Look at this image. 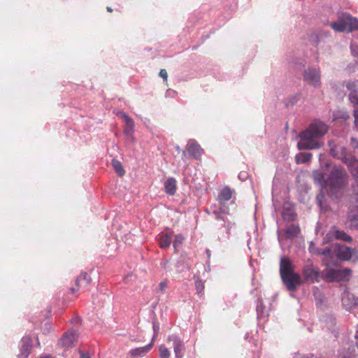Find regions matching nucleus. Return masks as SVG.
Listing matches in <instances>:
<instances>
[{"mask_svg": "<svg viewBox=\"0 0 358 358\" xmlns=\"http://www.w3.org/2000/svg\"><path fill=\"white\" fill-rule=\"evenodd\" d=\"M112 166L119 176H123L125 173L122 164L119 160L113 159Z\"/></svg>", "mask_w": 358, "mask_h": 358, "instance_id": "cd10ccee", "label": "nucleus"}, {"mask_svg": "<svg viewBox=\"0 0 358 358\" xmlns=\"http://www.w3.org/2000/svg\"><path fill=\"white\" fill-rule=\"evenodd\" d=\"M327 237L329 240L335 238L348 243L352 241V238L350 236V235L346 234V232L343 230L338 229V228L335 226L331 227L330 230L327 234Z\"/></svg>", "mask_w": 358, "mask_h": 358, "instance_id": "ddd939ff", "label": "nucleus"}, {"mask_svg": "<svg viewBox=\"0 0 358 358\" xmlns=\"http://www.w3.org/2000/svg\"><path fill=\"white\" fill-rule=\"evenodd\" d=\"M159 357L161 358H169L171 355V352L168 348L165 347L164 345H161L159 348Z\"/></svg>", "mask_w": 358, "mask_h": 358, "instance_id": "c756f323", "label": "nucleus"}, {"mask_svg": "<svg viewBox=\"0 0 358 358\" xmlns=\"http://www.w3.org/2000/svg\"><path fill=\"white\" fill-rule=\"evenodd\" d=\"M356 191H357L356 201H357V202H358V185H357ZM357 207H358V204H357Z\"/></svg>", "mask_w": 358, "mask_h": 358, "instance_id": "a18cd8bd", "label": "nucleus"}, {"mask_svg": "<svg viewBox=\"0 0 358 358\" xmlns=\"http://www.w3.org/2000/svg\"><path fill=\"white\" fill-rule=\"evenodd\" d=\"M346 87L349 91L348 97L350 102L355 106H358V80L348 81ZM355 117V124L358 127V108L353 111Z\"/></svg>", "mask_w": 358, "mask_h": 358, "instance_id": "20e7f679", "label": "nucleus"}, {"mask_svg": "<svg viewBox=\"0 0 358 358\" xmlns=\"http://www.w3.org/2000/svg\"><path fill=\"white\" fill-rule=\"evenodd\" d=\"M77 341L78 332L74 330H71L64 334L61 339L59 341V344L63 348H69L73 347Z\"/></svg>", "mask_w": 358, "mask_h": 358, "instance_id": "f8f14e48", "label": "nucleus"}, {"mask_svg": "<svg viewBox=\"0 0 358 358\" xmlns=\"http://www.w3.org/2000/svg\"><path fill=\"white\" fill-rule=\"evenodd\" d=\"M328 145L331 156L343 161L347 165V161L349 160L350 157H348V151L345 145L336 143L334 141H329Z\"/></svg>", "mask_w": 358, "mask_h": 358, "instance_id": "39448f33", "label": "nucleus"}, {"mask_svg": "<svg viewBox=\"0 0 358 358\" xmlns=\"http://www.w3.org/2000/svg\"><path fill=\"white\" fill-rule=\"evenodd\" d=\"M299 226L296 225V224H292L287 228V229H285V234L288 238H295L299 235Z\"/></svg>", "mask_w": 358, "mask_h": 358, "instance_id": "a878e982", "label": "nucleus"}, {"mask_svg": "<svg viewBox=\"0 0 358 358\" xmlns=\"http://www.w3.org/2000/svg\"><path fill=\"white\" fill-rule=\"evenodd\" d=\"M120 117H122L123 121L125 122L126 125L131 126L133 120L125 113H121L120 114Z\"/></svg>", "mask_w": 358, "mask_h": 358, "instance_id": "473e14b6", "label": "nucleus"}, {"mask_svg": "<svg viewBox=\"0 0 358 358\" xmlns=\"http://www.w3.org/2000/svg\"><path fill=\"white\" fill-rule=\"evenodd\" d=\"M183 155H185V152L182 151Z\"/></svg>", "mask_w": 358, "mask_h": 358, "instance_id": "8fccbe9b", "label": "nucleus"}, {"mask_svg": "<svg viewBox=\"0 0 358 358\" xmlns=\"http://www.w3.org/2000/svg\"><path fill=\"white\" fill-rule=\"evenodd\" d=\"M169 342H172L174 354L176 358H182L184 355V343L180 337L171 335L167 338Z\"/></svg>", "mask_w": 358, "mask_h": 358, "instance_id": "4468645a", "label": "nucleus"}, {"mask_svg": "<svg viewBox=\"0 0 358 358\" xmlns=\"http://www.w3.org/2000/svg\"><path fill=\"white\" fill-rule=\"evenodd\" d=\"M348 180V176L345 169L340 165H334L327 180L329 194H336L346 186Z\"/></svg>", "mask_w": 358, "mask_h": 358, "instance_id": "f257e3e1", "label": "nucleus"}, {"mask_svg": "<svg viewBox=\"0 0 358 358\" xmlns=\"http://www.w3.org/2000/svg\"><path fill=\"white\" fill-rule=\"evenodd\" d=\"M38 358H55V357L50 355H45L40 356Z\"/></svg>", "mask_w": 358, "mask_h": 358, "instance_id": "c03bdc74", "label": "nucleus"}, {"mask_svg": "<svg viewBox=\"0 0 358 358\" xmlns=\"http://www.w3.org/2000/svg\"><path fill=\"white\" fill-rule=\"evenodd\" d=\"M347 166L352 176L358 180V159L354 157H350L349 160L347 161Z\"/></svg>", "mask_w": 358, "mask_h": 358, "instance_id": "412c9836", "label": "nucleus"}, {"mask_svg": "<svg viewBox=\"0 0 358 358\" xmlns=\"http://www.w3.org/2000/svg\"><path fill=\"white\" fill-rule=\"evenodd\" d=\"M184 242V236L182 234H176L173 240V247L177 248Z\"/></svg>", "mask_w": 358, "mask_h": 358, "instance_id": "72a5a7b5", "label": "nucleus"}, {"mask_svg": "<svg viewBox=\"0 0 358 358\" xmlns=\"http://www.w3.org/2000/svg\"><path fill=\"white\" fill-rule=\"evenodd\" d=\"M309 129L314 135L316 140L322 141L323 136L327 134L329 128L327 124L322 121H315L308 126Z\"/></svg>", "mask_w": 358, "mask_h": 358, "instance_id": "9b49d317", "label": "nucleus"}, {"mask_svg": "<svg viewBox=\"0 0 358 358\" xmlns=\"http://www.w3.org/2000/svg\"><path fill=\"white\" fill-rule=\"evenodd\" d=\"M164 189L167 194L174 195L177 189L176 180L173 178H168L164 182Z\"/></svg>", "mask_w": 358, "mask_h": 358, "instance_id": "4be33fe9", "label": "nucleus"}, {"mask_svg": "<svg viewBox=\"0 0 358 358\" xmlns=\"http://www.w3.org/2000/svg\"><path fill=\"white\" fill-rule=\"evenodd\" d=\"M214 214L215 215V218L217 220H220V219L224 220V218L222 217V215H220L219 212L214 211Z\"/></svg>", "mask_w": 358, "mask_h": 358, "instance_id": "37998d69", "label": "nucleus"}, {"mask_svg": "<svg viewBox=\"0 0 358 358\" xmlns=\"http://www.w3.org/2000/svg\"><path fill=\"white\" fill-rule=\"evenodd\" d=\"M154 345L153 341L144 347L136 348L129 351V355L131 357H143L146 355V353L150 351L151 348H152Z\"/></svg>", "mask_w": 358, "mask_h": 358, "instance_id": "aec40b11", "label": "nucleus"}, {"mask_svg": "<svg viewBox=\"0 0 358 358\" xmlns=\"http://www.w3.org/2000/svg\"><path fill=\"white\" fill-rule=\"evenodd\" d=\"M303 78L305 82L308 85L313 87H320L321 85V73L320 70L318 69H313L308 67V69L304 71Z\"/></svg>", "mask_w": 358, "mask_h": 358, "instance_id": "6e6552de", "label": "nucleus"}, {"mask_svg": "<svg viewBox=\"0 0 358 358\" xmlns=\"http://www.w3.org/2000/svg\"><path fill=\"white\" fill-rule=\"evenodd\" d=\"M348 117H349V115H346L344 117V118H345V119H347V118H348Z\"/></svg>", "mask_w": 358, "mask_h": 358, "instance_id": "de8ad7c7", "label": "nucleus"}, {"mask_svg": "<svg viewBox=\"0 0 358 358\" xmlns=\"http://www.w3.org/2000/svg\"><path fill=\"white\" fill-rule=\"evenodd\" d=\"M282 282L289 292H295L297 287L303 285L302 278L294 270L283 278Z\"/></svg>", "mask_w": 358, "mask_h": 358, "instance_id": "0eeeda50", "label": "nucleus"}, {"mask_svg": "<svg viewBox=\"0 0 358 358\" xmlns=\"http://www.w3.org/2000/svg\"><path fill=\"white\" fill-rule=\"evenodd\" d=\"M195 286L196 293L199 294H202L205 288L203 281L200 280V278H198L195 280Z\"/></svg>", "mask_w": 358, "mask_h": 358, "instance_id": "2f4dec72", "label": "nucleus"}, {"mask_svg": "<svg viewBox=\"0 0 358 358\" xmlns=\"http://www.w3.org/2000/svg\"><path fill=\"white\" fill-rule=\"evenodd\" d=\"M134 122H132V124H131V127H129V125H126L125 129L124 130V132L126 136H131V134H132V132L134 130Z\"/></svg>", "mask_w": 358, "mask_h": 358, "instance_id": "e433bc0d", "label": "nucleus"}, {"mask_svg": "<svg viewBox=\"0 0 358 358\" xmlns=\"http://www.w3.org/2000/svg\"><path fill=\"white\" fill-rule=\"evenodd\" d=\"M159 75L162 78L164 82H168V73L166 69H161Z\"/></svg>", "mask_w": 358, "mask_h": 358, "instance_id": "4c0bfd02", "label": "nucleus"}, {"mask_svg": "<svg viewBox=\"0 0 358 358\" xmlns=\"http://www.w3.org/2000/svg\"><path fill=\"white\" fill-rule=\"evenodd\" d=\"M300 141L298 143V148L300 150H314L321 148L323 143L320 140H316L314 134L309 127L299 134Z\"/></svg>", "mask_w": 358, "mask_h": 358, "instance_id": "f03ea898", "label": "nucleus"}, {"mask_svg": "<svg viewBox=\"0 0 358 358\" xmlns=\"http://www.w3.org/2000/svg\"><path fill=\"white\" fill-rule=\"evenodd\" d=\"M358 299L354 297L353 295H351L349 292L344 293L342 297V303L347 309H352L354 306H357V308Z\"/></svg>", "mask_w": 358, "mask_h": 358, "instance_id": "6ab92c4d", "label": "nucleus"}, {"mask_svg": "<svg viewBox=\"0 0 358 358\" xmlns=\"http://www.w3.org/2000/svg\"><path fill=\"white\" fill-rule=\"evenodd\" d=\"M335 252L338 259L343 261H348L352 259L353 262L358 261V252L355 249L342 245H338L336 248Z\"/></svg>", "mask_w": 358, "mask_h": 358, "instance_id": "423d86ee", "label": "nucleus"}, {"mask_svg": "<svg viewBox=\"0 0 358 358\" xmlns=\"http://www.w3.org/2000/svg\"><path fill=\"white\" fill-rule=\"evenodd\" d=\"M233 191L229 187H225L222 189L218 194V200L220 203L226 202L231 199Z\"/></svg>", "mask_w": 358, "mask_h": 358, "instance_id": "b1692460", "label": "nucleus"}, {"mask_svg": "<svg viewBox=\"0 0 358 358\" xmlns=\"http://www.w3.org/2000/svg\"><path fill=\"white\" fill-rule=\"evenodd\" d=\"M329 250H327V251H324L322 254H327L328 253Z\"/></svg>", "mask_w": 358, "mask_h": 358, "instance_id": "09e8293b", "label": "nucleus"}, {"mask_svg": "<svg viewBox=\"0 0 358 358\" xmlns=\"http://www.w3.org/2000/svg\"><path fill=\"white\" fill-rule=\"evenodd\" d=\"M350 147L358 152V139L356 137H351L350 141Z\"/></svg>", "mask_w": 358, "mask_h": 358, "instance_id": "c9c22d12", "label": "nucleus"}, {"mask_svg": "<svg viewBox=\"0 0 358 358\" xmlns=\"http://www.w3.org/2000/svg\"><path fill=\"white\" fill-rule=\"evenodd\" d=\"M313 155L310 152H300L295 156V161L296 164H306L308 163Z\"/></svg>", "mask_w": 358, "mask_h": 358, "instance_id": "393cba45", "label": "nucleus"}, {"mask_svg": "<svg viewBox=\"0 0 358 358\" xmlns=\"http://www.w3.org/2000/svg\"><path fill=\"white\" fill-rule=\"evenodd\" d=\"M292 270L294 269L290 259L287 257H282L280 262V274L282 280L285 277H286L287 275L290 273Z\"/></svg>", "mask_w": 358, "mask_h": 358, "instance_id": "f3484780", "label": "nucleus"}, {"mask_svg": "<svg viewBox=\"0 0 358 358\" xmlns=\"http://www.w3.org/2000/svg\"><path fill=\"white\" fill-rule=\"evenodd\" d=\"M337 22L340 23H353V22H358L357 19L352 18L350 15L348 14V13H340L338 15V19L337 20Z\"/></svg>", "mask_w": 358, "mask_h": 358, "instance_id": "bb28decb", "label": "nucleus"}, {"mask_svg": "<svg viewBox=\"0 0 358 358\" xmlns=\"http://www.w3.org/2000/svg\"><path fill=\"white\" fill-rule=\"evenodd\" d=\"M296 213L293 210H283L282 218L287 220H294L296 218Z\"/></svg>", "mask_w": 358, "mask_h": 358, "instance_id": "7c9ffc66", "label": "nucleus"}, {"mask_svg": "<svg viewBox=\"0 0 358 358\" xmlns=\"http://www.w3.org/2000/svg\"><path fill=\"white\" fill-rule=\"evenodd\" d=\"M159 287L162 292H164L167 288V282L166 281H162L159 285Z\"/></svg>", "mask_w": 358, "mask_h": 358, "instance_id": "58836bf2", "label": "nucleus"}, {"mask_svg": "<svg viewBox=\"0 0 358 358\" xmlns=\"http://www.w3.org/2000/svg\"><path fill=\"white\" fill-rule=\"evenodd\" d=\"M107 10H108V12H112V11H113L112 8H110V7H107Z\"/></svg>", "mask_w": 358, "mask_h": 358, "instance_id": "49530a36", "label": "nucleus"}, {"mask_svg": "<svg viewBox=\"0 0 358 358\" xmlns=\"http://www.w3.org/2000/svg\"><path fill=\"white\" fill-rule=\"evenodd\" d=\"M302 274L305 281L308 282H318L319 271L311 262H308L304 265L302 269Z\"/></svg>", "mask_w": 358, "mask_h": 358, "instance_id": "9d476101", "label": "nucleus"}, {"mask_svg": "<svg viewBox=\"0 0 358 358\" xmlns=\"http://www.w3.org/2000/svg\"><path fill=\"white\" fill-rule=\"evenodd\" d=\"M32 347V341L30 337H22L20 345V356L27 358L29 356Z\"/></svg>", "mask_w": 358, "mask_h": 358, "instance_id": "a211bd4d", "label": "nucleus"}, {"mask_svg": "<svg viewBox=\"0 0 358 358\" xmlns=\"http://www.w3.org/2000/svg\"><path fill=\"white\" fill-rule=\"evenodd\" d=\"M91 278L87 273H81L80 276H78L76 280V288L72 287L71 289V293L78 296V292L79 290L85 292V290H87V288L91 285Z\"/></svg>", "mask_w": 358, "mask_h": 358, "instance_id": "1a4fd4ad", "label": "nucleus"}, {"mask_svg": "<svg viewBox=\"0 0 358 358\" xmlns=\"http://www.w3.org/2000/svg\"><path fill=\"white\" fill-rule=\"evenodd\" d=\"M350 50L353 55L358 56V46L352 45L350 46Z\"/></svg>", "mask_w": 358, "mask_h": 358, "instance_id": "ea45409f", "label": "nucleus"}, {"mask_svg": "<svg viewBox=\"0 0 358 358\" xmlns=\"http://www.w3.org/2000/svg\"><path fill=\"white\" fill-rule=\"evenodd\" d=\"M313 178L315 182L321 184H327V180L324 179L323 173L320 171H315L312 173Z\"/></svg>", "mask_w": 358, "mask_h": 358, "instance_id": "c85d7f7f", "label": "nucleus"}, {"mask_svg": "<svg viewBox=\"0 0 358 358\" xmlns=\"http://www.w3.org/2000/svg\"><path fill=\"white\" fill-rule=\"evenodd\" d=\"M350 226L351 227L358 228V215L350 217Z\"/></svg>", "mask_w": 358, "mask_h": 358, "instance_id": "f704fd0d", "label": "nucleus"}, {"mask_svg": "<svg viewBox=\"0 0 358 358\" xmlns=\"http://www.w3.org/2000/svg\"><path fill=\"white\" fill-rule=\"evenodd\" d=\"M172 238L171 235L168 234H162L158 236V243L159 247L162 249H165V248H169L171 244Z\"/></svg>", "mask_w": 358, "mask_h": 358, "instance_id": "5701e85b", "label": "nucleus"}, {"mask_svg": "<svg viewBox=\"0 0 358 358\" xmlns=\"http://www.w3.org/2000/svg\"><path fill=\"white\" fill-rule=\"evenodd\" d=\"M357 308H358V302H357Z\"/></svg>", "mask_w": 358, "mask_h": 358, "instance_id": "603ef678", "label": "nucleus"}, {"mask_svg": "<svg viewBox=\"0 0 358 358\" xmlns=\"http://www.w3.org/2000/svg\"><path fill=\"white\" fill-rule=\"evenodd\" d=\"M342 358H355L354 355H352L351 351L348 352L346 355H344Z\"/></svg>", "mask_w": 358, "mask_h": 358, "instance_id": "79ce46f5", "label": "nucleus"}, {"mask_svg": "<svg viewBox=\"0 0 358 358\" xmlns=\"http://www.w3.org/2000/svg\"><path fill=\"white\" fill-rule=\"evenodd\" d=\"M186 150L189 156L194 158H199L203 150L199 144L196 143L194 141H189L186 145Z\"/></svg>", "mask_w": 358, "mask_h": 358, "instance_id": "2eb2a0df", "label": "nucleus"}, {"mask_svg": "<svg viewBox=\"0 0 358 358\" xmlns=\"http://www.w3.org/2000/svg\"><path fill=\"white\" fill-rule=\"evenodd\" d=\"M329 24L335 31L338 32L349 33L358 30V24L331 23Z\"/></svg>", "mask_w": 358, "mask_h": 358, "instance_id": "dca6fc26", "label": "nucleus"}, {"mask_svg": "<svg viewBox=\"0 0 358 358\" xmlns=\"http://www.w3.org/2000/svg\"><path fill=\"white\" fill-rule=\"evenodd\" d=\"M223 213H227V211L226 210H222Z\"/></svg>", "mask_w": 358, "mask_h": 358, "instance_id": "3c124183", "label": "nucleus"}, {"mask_svg": "<svg viewBox=\"0 0 358 358\" xmlns=\"http://www.w3.org/2000/svg\"><path fill=\"white\" fill-rule=\"evenodd\" d=\"M81 358H90L87 352L80 351Z\"/></svg>", "mask_w": 358, "mask_h": 358, "instance_id": "a19ab883", "label": "nucleus"}, {"mask_svg": "<svg viewBox=\"0 0 358 358\" xmlns=\"http://www.w3.org/2000/svg\"><path fill=\"white\" fill-rule=\"evenodd\" d=\"M322 276L325 280L329 282L348 281L351 277L350 268L335 269L327 268L322 271Z\"/></svg>", "mask_w": 358, "mask_h": 358, "instance_id": "7ed1b4c3", "label": "nucleus"}]
</instances>
